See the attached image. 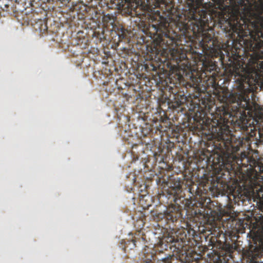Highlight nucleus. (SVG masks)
I'll return each instance as SVG.
<instances>
[{
    "instance_id": "6e6552de",
    "label": "nucleus",
    "mask_w": 263,
    "mask_h": 263,
    "mask_svg": "<svg viewBox=\"0 0 263 263\" xmlns=\"http://www.w3.org/2000/svg\"><path fill=\"white\" fill-rule=\"evenodd\" d=\"M182 181L179 178H174L170 179L167 183L168 186L167 189L168 194L172 195L174 199L179 196L182 194Z\"/></svg>"
},
{
    "instance_id": "ddd939ff",
    "label": "nucleus",
    "mask_w": 263,
    "mask_h": 263,
    "mask_svg": "<svg viewBox=\"0 0 263 263\" xmlns=\"http://www.w3.org/2000/svg\"><path fill=\"white\" fill-rule=\"evenodd\" d=\"M132 243L133 247L134 248L136 247V240L135 239H132L131 240H128L125 243L124 249L125 250L127 248V244Z\"/></svg>"
},
{
    "instance_id": "9d476101",
    "label": "nucleus",
    "mask_w": 263,
    "mask_h": 263,
    "mask_svg": "<svg viewBox=\"0 0 263 263\" xmlns=\"http://www.w3.org/2000/svg\"><path fill=\"white\" fill-rule=\"evenodd\" d=\"M253 250H250L248 252V258L250 260V263H258V258L260 256V251L259 248L255 247Z\"/></svg>"
},
{
    "instance_id": "20e7f679",
    "label": "nucleus",
    "mask_w": 263,
    "mask_h": 263,
    "mask_svg": "<svg viewBox=\"0 0 263 263\" xmlns=\"http://www.w3.org/2000/svg\"><path fill=\"white\" fill-rule=\"evenodd\" d=\"M174 202L178 205H172L168 208L165 212H153L152 215L157 221L164 220L167 223H174L177 221L181 216L180 208L191 209L194 204L191 198H185L181 194L174 199Z\"/></svg>"
},
{
    "instance_id": "0eeeda50",
    "label": "nucleus",
    "mask_w": 263,
    "mask_h": 263,
    "mask_svg": "<svg viewBox=\"0 0 263 263\" xmlns=\"http://www.w3.org/2000/svg\"><path fill=\"white\" fill-rule=\"evenodd\" d=\"M261 31L263 34V28H261ZM247 46L254 54L253 63L259 65L260 68L263 69V62L259 64V60H263V35H259V39L257 41L249 39Z\"/></svg>"
},
{
    "instance_id": "1a4fd4ad",
    "label": "nucleus",
    "mask_w": 263,
    "mask_h": 263,
    "mask_svg": "<svg viewBox=\"0 0 263 263\" xmlns=\"http://www.w3.org/2000/svg\"><path fill=\"white\" fill-rule=\"evenodd\" d=\"M145 248L147 247L146 246ZM155 257V254L152 252H150L148 248H145L140 254L141 263H156Z\"/></svg>"
},
{
    "instance_id": "4468645a",
    "label": "nucleus",
    "mask_w": 263,
    "mask_h": 263,
    "mask_svg": "<svg viewBox=\"0 0 263 263\" xmlns=\"http://www.w3.org/2000/svg\"><path fill=\"white\" fill-rule=\"evenodd\" d=\"M140 222L142 223V227H143L144 226V223H143L142 221H140Z\"/></svg>"
},
{
    "instance_id": "39448f33",
    "label": "nucleus",
    "mask_w": 263,
    "mask_h": 263,
    "mask_svg": "<svg viewBox=\"0 0 263 263\" xmlns=\"http://www.w3.org/2000/svg\"><path fill=\"white\" fill-rule=\"evenodd\" d=\"M189 11L184 14L188 21H206L208 12L203 0H188Z\"/></svg>"
},
{
    "instance_id": "7ed1b4c3",
    "label": "nucleus",
    "mask_w": 263,
    "mask_h": 263,
    "mask_svg": "<svg viewBox=\"0 0 263 263\" xmlns=\"http://www.w3.org/2000/svg\"><path fill=\"white\" fill-rule=\"evenodd\" d=\"M152 20V24H149L148 30L151 37L154 38V43L163 49L172 50V57L176 60L181 59V56L176 57L174 55L179 51L174 48V45L175 47L177 45L176 40L173 33L171 32L169 23L166 18L158 15Z\"/></svg>"
},
{
    "instance_id": "f257e3e1",
    "label": "nucleus",
    "mask_w": 263,
    "mask_h": 263,
    "mask_svg": "<svg viewBox=\"0 0 263 263\" xmlns=\"http://www.w3.org/2000/svg\"><path fill=\"white\" fill-rule=\"evenodd\" d=\"M215 65L205 68L206 72L212 73V77L206 82L208 87L213 89L218 100L223 103L217 107L215 114L207 127L209 134L214 139V153L209 158L214 169L222 170L227 164H231L243 144L250 145V142L263 143V122L257 129L252 126L247 118L248 114L254 112L256 103L251 102V97L256 91L258 84V74L255 76L244 69L243 73L235 76L236 89L230 91L221 87L215 78Z\"/></svg>"
},
{
    "instance_id": "f03ea898",
    "label": "nucleus",
    "mask_w": 263,
    "mask_h": 263,
    "mask_svg": "<svg viewBox=\"0 0 263 263\" xmlns=\"http://www.w3.org/2000/svg\"><path fill=\"white\" fill-rule=\"evenodd\" d=\"M218 8L215 16L221 27L229 28L246 46L263 35V0H219Z\"/></svg>"
},
{
    "instance_id": "423d86ee",
    "label": "nucleus",
    "mask_w": 263,
    "mask_h": 263,
    "mask_svg": "<svg viewBox=\"0 0 263 263\" xmlns=\"http://www.w3.org/2000/svg\"><path fill=\"white\" fill-rule=\"evenodd\" d=\"M247 164L242 163V166H250L248 178L251 183V187L253 189H257V186L261 187L257 179L259 177L258 173H263V162L255 160L253 157H247L246 158ZM261 187H260V189Z\"/></svg>"
},
{
    "instance_id": "9b49d317",
    "label": "nucleus",
    "mask_w": 263,
    "mask_h": 263,
    "mask_svg": "<svg viewBox=\"0 0 263 263\" xmlns=\"http://www.w3.org/2000/svg\"><path fill=\"white\" fill-rule=\"evenodd\" d=\"M127 3V7L132 10H135L139 7H143L145 4V0H125ZM159 0H156L158 2Z\"/></svg>"
},
{
    "instance_id": "f8f14e48",
    "label": "nucleus",
    "mask_w": 263,
    "mask_h": 263,
    "mask_svg": "<svg viewBox=\"0 0 263 263\" xmlns=\"http://www.w3.org/2000/svg\"><path fill=\"white\" fill-rule=\"evenodd\" d=\"M191 78L192 79V82H193V85H195V87H198L199 86L200 83L202 81L201 78L198 77V78H193V76H191ZM194 87V86H193Z\"/></svg>"
}]
</instances>
